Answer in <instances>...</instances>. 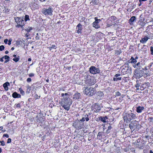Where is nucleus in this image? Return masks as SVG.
Wrapping results in <instances>:
<instances>
[{"label": "nucleus", "instance_id": "nucleus-1", "mask_svg": "<svg viewBox=\"0 0 153 153\" xmlns=\"http://www.w3.org/2000/svg\"><path fill=\"white\" fill-rule=\"evenodd\" d=\"M123 116L124 122L126 123L130 122L131 120L136 118V114L131 113V111L128 112L124 111Z\"/></svg>", "mask_w": 153, "mask_h": 153}, {"label": "nucleus", "instance_id": "nucleus-2", "mask_svg": "<svg viewBox=\"0 0 153 153\" xmlns=\"http://www.w3.org/2000/svg\"><path fill=\"white\" fill-rule=\"evenodd\" d=\"M96 89L95 88L86 87L85 88L84 92L88 96H92L96 93Z\"/></svg>", "mask_w": 153, "mask_h": 153}, {"label": "nucleus", "instance_id": "nucleus-3", "mask_svg": "<svg viewBox=\"0 0 153 153\" xmlns=\"http://www.w3.org/2000/svg\"><path fill=\"white\" fill-rule=\"evenodd\" d=\"M15 21L17 24L16 25L17 27H22L25 25V21L23 18L16 17L15 19Z\"/></svg>", "mask_w": 153, "mask_h": 153}, {"label": "nucleus", "instance_id": "nucleus-4", "mask_svg": "<svg viewBox=\"0 0 153 153\" xmlns=\"http://www.w3.org/2000/svg\"><path fill=\"white\" fill-rule=\"evenodd\" d=\"M95 80L94 77L89 76L86 81V83L88 85H92L95 83Z\"/></svg>", "mask_w": 153, "mask_h": 153}, {"label": "nucleus", "instance_id": "nucleus-5", "mask_svg": "<svg viewBox=\"0 0 153 153\" xmlns=\"http://www.w3.org/2000/svg\"><path fill=\"white\" fill-rule=\"evenodd\" d=\"M121 68L122 73L123 75L130 74L131 72V68L129 67L125 66L122 67Z\"/></svg>", "mask_w": 153, "mask_h": 153}, {"label": "nucleus", "instance_id": "nucleus-6", "mask_svg": "<svg viewBox=\"0 0 153 153\" xmlns=\"http://www.w3.org/2000/svg\"><path fill=\"white\" fill-rule=\"evenodd\" d=\"M53 12L52 9L50 7L48 9H43L42 12L45 16H51L52 15Z\"/></svg>", "mask_w": 153, "mask_h": 153}, {"label": "nucleus", "instance_id": "nucleus-7", "mask_svg": "<svg viewBox=\"0 0 153 153\" xmlns=\"http://www.w3.org/2000/svg\"><path fill=\"white\" fill-rule=\"evenodd\" d=\"M90 73L92 74H96L100 72V71L98 68L94 66H91L89 68Z\"/></svg>", "mask_w": 153, "mask_h": 153}, {"label": "nucleus", "instance_id": "nucleus-8", "mask_svg": "<svg viewBox=\"0 0 153 153\" xmlns=\"http://www.w3.org/2000/svg\"><path fill=\"white\" fill-rule=\"evenodd\" d=\"M134 72L136 73V76L138 78L144 76V75L146 73V72L144 71V69L140 70L134 71Z\"/></svg>", "mask_w": 153, "mask_h": 153}, {"label": "nucleus", "instance_id": "nucleus-9", "mask_svg": "<svg viewBox=\"0 0 153 153\" xmlns=\"http://www.w3.org/2000/svg\"><path fill=\"white\" fill-rule=\"evenodd\" d=\"M133 66L135 68H136L134 71L140 70L144 69V68H143V65L140 62H138L136 64H135L134 65H133Z\"/></svg>", "mask_w": 153, "mask_h": 153}, {"label": "nucleus", "instance_id": "nucleus-10", "mask_svg": "<svg viewBox=\"0 0 153 153\" xmlns=\"http://www.w3.org/2000/svg\"><path fill=\"white\" fill-rule=\"evenodd\" d=\"M92 108L94 112H97L101 110V107L100 105L95 104L93 106Z\"/></svg>", "mask_w": 153, "mask_h": 153}, {"label": "nucleus", "instance_id": "nucleus-11", "mask_svg": "<svg viewBox=\"0 0 153 153\" xmlns=\"http://www.w3.org/2000/svg\"><path fill=\"white\" fill-rule=\"evenodd\" d=\"M69 103L68 98L67 97H63L62 99L59 103L61 105L65 106V105H67V104H68Z\"/></svg>", "mask_w": 153, "mask_h": 153}, {"label": "nucleus", "instance_id": "nucleus-12", "mask_svg": "<svg viewBox=\"0 0 153 153\" xmlns=\"http://www.w3.org/2000/svg\"><path fill=\"white\" fill-rule=\"evenodd\" d=\"M95 21L93 23V27H95L96 28H98L100 27V25L98 23L100 22V19H97L96 17L95 18Z\"/></svg>", "mask_w": 153, "mask_h": 153}, {"label": "nucleus", "instance_id": "nucleus-13", "mask_svg": "<svg viewBox=\"0 0 153 153\" xmlns=\"http://www.w3.org/2000/svg\"><path fill=\"white\" fill-rule=\"evenodd\" d=\"M73 126L76 129H81L83 127V124H81L80 123L78 122H75L73 124Z\"/></svg>", "mask_w": 153, "mask_h": 153}, {"label": "nucleus", "instance_id": "nucleus-14", "mask_svg": "<svg viewBox=\"0 0 153 153\" xmlns=\"http://www.w3.org/2000/svg\"><path fill=\"white\" fill-rule=\"evenodd\" d=\"M136 111L138 113H141L144 109V107L143 106H138L136 105Z\"/></svg>", "mask_w": 153, "mask_h": 153}, {"label": "nucleus", "instance_id": "nucleus-15", "mask_svg": "<svg viewBox=\"0 0 153 153\" xmlns=\"http://www.w3.org/2000/svg\"><path fill=\"white\" fill-rule=\"evenodd\" d=\"M82 25L80 24H79L76 27V32L78 33H81Z\"/></svg>", "mask_w": 153, "mask_h": 153}, {"label": "nucleus", "instance_id": "nucleus-16", "mask_svg": "<svg viewBox=\"0 0 153 153\" xmlns=\"http://www.w3.org/2000/svg\"><path fill=\"white\" fill-rule=\"evenodd\" d=\"M81 94L79 93H75L73 96V99L74 100L78 99L80 98Z\"/></svg>", "mask_w": 153, "mask_h": 153}, {"label": "nucleus", "instance_id": "nucleus-17", "mask_svg": "<svg viewBox=\"0 0 153 153\" xmlns=\"http://www.w3.org/2000/svg\"><path fill=\"white\" fill-rule=\"evenodd\" d=\"M149 38L148 36H145L143 38H142V39L140 40V42L143 43H145L149 39Z\"/></svg>", "mask_w": 153, "mask_h": 153}, {"label": "nucleus", "instance_id": "nucleus-18", "mask_svg": "<svg viewBox=\"0 0 153 153\" xmlns=\"http://www.w3.org/2000/svg\"><path fill=\"white\" fill-rule=\"evenodd\" d=\"M12 97L15 98H21V95L19 94H18L17 92H15L13 94Z\"/></svg>", "mask_w": 153, "mask_h": 153}, {"label": "nucleus", "instance_id": "nucleus-19", "mask_svg": "<svg viewBox=\"0 0 153 153\" xmlns=\"http://www.w3.org/2000/svg\"><path fill=\"white\" fill-rule=\"evenodd\" d=\"M144 146V144L143 143H142V142H137V147L140 149H143V147Z\"/></svg>", "mask_w": 153, "mask_h": 153}, {"label": "nucleus", "instance_id": "nucleus-20", "mask_svg": "<svg viewBox=\"0 0 153 153\" xmlns=\"http://www.w3.org/2000/svg\"><path fill=\"white\" fill-rule=\"evenodd\" d=\"M10 85V83L8 82H6L3 85V86L4 88V90L6 91H7L8 90V86Z\"/></svg>", "mask_w": 153, "mask_h": 153}, {"label": "nucleus", "instance_id": "nucleus-21", "mask_svg": "<svg viewBox=\"0 0 153 153\" xmlns=\"http://www.w3.org/2000/svg\"><path fill=\"white\" fill-rule=\"evenodd\" d=\"M84 118L86 121H88L89 120L90 118H91V116L90 115V114H86L84 116Z\"/></svg>", "mask_w": 153, "mask_h": 153}, {"label": "nucleus", "instance_id": "nucleus-22", "mask_svg": "<svg viewBox=\"0 0 153 153\" xmlns=\"http://www.w3.org/2000/svg\"><path fill=\"white\" fill-rule=\"evenodd\" d=\"M12 41V39H9V40H8L7 39H6L4 40V42L5 44H8L9 45H10L11 44V42Z\"/></svg>", "mask_w": 153, "mask_h": 153}, {"label": "nucleus", "instance_id": "nucleus-23", "mask_svg": "<svg viewBox=\"0 0 153 153\" xmlns=\"http://www.w3.org/2000/svg\"><path fill=\"white\" fill-rule=\"evenodd\" d=\"M99 119L102 121L103 123H105L106 122V120L108 119V117L107 116L103 117H100Z\"/></svg>", "mask_w": 153, "mask_h": 153}, {"label": "nucleus", "instance_id": "nucleus-24", "mask_svg": "<svg viewBox=\"0 0 153 153\" xmlns=\"http://www.w3.org/2000/svg\"><path fill=\"white\" fill-rule=\"evenodd\" d=\"M122 51L120 48H117V50H115V54L116 55L120 54L122 52Z\"/></svg>", "mask_w": 153, "mask_h": 153}, {"label": "nucleus", "instance_id": "nucleus-25", "mask_svg": "<svg viewBox=\"0 0 153 153\" xmlns=\"http://www.w3.org/2000/svg\"><path fill=\"white\" fill-rule=\"evenodd\" d=\"M102 132H99L97 135V139L99 140H101L102 138Z\"/></svg>", "mask_w": 153, "mask_h": 153}, {"label": "nucleus", "instance_id": "nucleus-26", "mask_svg": "<svg viewBox=\"0 0 153 153\" xmlns=\"http://www.w3.org/2000/svg\"><path fill=\"white\" fill-rule=\"evenodd\" d=\"M67 111H68L70 109V105H68V104H67V105H61Z\"/></svg>", "mask_w": 153, "mask_h": 153}, {"label": "nucleus", "instance_id": "nucleus-27", "mask_svg": "<svg viewBox=\"0 0 153 153\" xmlns=\"http://www.w3.org/2000/svg\"><path fill=\"white\" fill-rule=\"evenodd\" d=\"M33 29L31 27H26V28L25 29V30L27 32H29L30 31L32 30Z\"/></svg>", "mask_w": 153, "mask_h": 153}, {"label": "nucleus", "instance_id": "nucleus-28", "mask_svg": "<svg viewBox=\"0 0 153 153\" xmlns=\"http://www.w3.org/2000/svg\"><path fill=\"white\" fill-rule=\"evenodd\" d=\"M131 63H135L137 62V61L133 57H131Z\"/></svg>", "mask_w": 153, "mask_h": 153}, {"label": "nucleus", "instance_id": "nucleus-29", "mask_svg": "<svg viewBox=\"0 0 153 153\" xmlns=\"http://www.w3.org/2000/svg\"><path fill=\"white\" fill-rule=\"evenodd\" d=\"M136 17L135 16L131 17L129 20V22H132L135 20Z\"/></svg>", "mask_w": 153, "mask_h": 153}, {"label": "nucleus", "instance_id": "nucleus-30", "mask_svg": "<svg viewBox=\"0 0 153 153\" xmlns=\"http://www.w3.org/2000/svg\"><path fill=\"white\" fill-rule=\"evenodd\" d=\"M113 79L114 81H117L118 80H121L122 79V78L121 77H114Z\"/></svg>", "mask_w": 153, "mask_h": 153}, {"label": "nucleus", "instance_id": "nucleus-31", "mask_svg": "<svg viewBox=\"0 0 153 153\" xmlns=\"http://www.w3.org/2000/svg\"><path fill=\"white\" fill-rule=\"evenodd\" d=\"M97 94L99 96L102 97L103 95L104 94L102 91H98L97 93Z\"/></svg>", "mask_w": 153, "mask_h": 153}, {"label": "nucleus", "instance_id": "nucleus-32", "mask_svg": "<svg viewBox=\"0 0 153 153\" xmlns=\"http://www.w3.org/2000/svg\"><path fill=\"white\" fill-rule=\"evenodd\" d=\"M146 85H145V84H143L142 85H141L140 86V89L141 90H144L145 88H146Z\"/></svg>", "mask_w": 153, "mask_h": 153}, {"label": "nucleus", "instance_id": "nucleus-33", "mask_svg": "<svg viewBox=\"0 0 153 153\" xmlns=\"http://www.w3.org/2000/svg\"><path fill=\"white\" fill-rule=\"evenodd\" d=\"M19 91H20L21 94L22 95H24L25 94V92L22 90V89L21 88H19Z\"/></svg>", "mask_w": 153, "mask_h": 153}, {"label": "nucleus", "instance_id": "nucleus-34", "mask_svg": "<svg viewBox=\"0 0 153 153\" xmlns=\"http://www.w3.org/2000/svg\"><path fill=\"white\" fill-rule=\"evenodd\" d=\"M73 52H74V51H75L76 52L78 53H80L81 52V51H80V50L79 48H75L74 50H72Z\"/></svg>", "mask_w": 153, "mask_h": 153}, {"label": "nucleus", "instance_id": "nucleus-35", "mask_svg": "<svg viewBox=\"0 0 153 153\" xmlns=\"http://www.w3.org/2000/svg\"><path fill=\"white\" fill-rule=\"evenodd\" d=\"M27 90L26 93L27 94H28L30 93V87L29 86H27L26 87Z\"/></svg>", "mask_w": 153, "mask_h": 153}, {"label": "nucleus", "instance_id": "nucleus-36", "mask_svg": "<svg viewBox=\"0 0 153 153\" xmlns=\"http://www.w3.org/2000/svg\"><path fill=\"white\" fill-rule=\"evenodd\" d=\"M136 84L135 85V87L136 88H138L140 87V83L139 82V81H137L136 82Z\"/></svg>", "mask_w": 153, "mask_h": 153}, {"label": "nucleus", "instance_id": "nucleus-37", "mask_svg": "<svg viewBox=\"0 0 153 153\" xmlns=\"http://www.w3.org/2000/svg\"><path fill=\"white\" fill-rule=\"evenodd\" d=\"M19 56H18L17 57H15L13 59V60L15 62H17L19 61Z\"/></svg>", "mask_w": 153, "mask_h": 153}, {"label": "nucleus", "instance_id": "nucleus-38", "mask_svg": "<svg viewBox=\"0 0 153 153\" xmlns=\"http://www.w3.org/2000/svg\"><path fill=\"white\" fill-rule=\"evenodd\" d=\"M25 21H27V20H29V16L27 15H25Z\"/></svg>", "mask_w": 153, "mask_h": 153}, {"label": "nucleus", "instance_id": "nucleus-39", "mask_svg": "<svg viewBox=\"0 0 153 153\" xmlns=\"http://www.w3.org/2000/svg\"><path fill=\"white\" fill-rule=\"evenodd\" d=\"M121 95V93L119 91H117L115 92V96L118 97Z\"/></svg>", "mask_w": 153, "mask_h": 153}, {"label": "nucleus", "instance_id": "nucleus-40", "mask_svg": "<svg viewBox=\"0 0 153 153\" xmlns=\"http://www.w3.org/2000/svg\"><path fill=\"white\" fill-rule=\"evenodd\" d=\"M116 150L115 151V153H120V148L119 147L117 148Z\"/></svg>", "mask_w": 153, "mask_h": 153}, {"label": "nucleus", "instance_id": "nucleus-41", "mask_svg": "<svg viewBox=\"0 0 153 153\" xmlns=\"http://www.w3.org/2000/svg\"><path fill=\"white\" fill-rule=\"evenodd\" d=\"M15 106L17 108H20L21 107V104L20 103H19L17 104H16L15 105Z\"/></svg>", "mask_w": 153, "mask_h": 153}, {"label": "nucleus", "instance_id": "nucleus-42", "mask_svg": "<svg viewBox=\"0 0 153 153\" xmlns=\"http://www.w3.org/2000/svg\"><path fill=\"white\" fill-rule=\"evenodd\" d=\"M4 58L5 59H10L9 56L7 55H5L4 56Z\"/></svg>", "mask_w": 153, "mask_h": 153}, {"label": "nucleus", "instance_id": "nucleus-43", "mask_svg": "<svg viewBox=\"0 0 153 153\" xmlns=\"http://www.w3.org/2000/svg\"><path fill=\"white\" fill-rule=\"evenodd\" d=\"M148 37L149 38V39H153V34H150V36H149Z\"/></svg>", "mask_w": 153, "mask_h": 153}, {"label": "nucleus", "instance_id": "nucleus-44", "mask_svg": "<svg viewBox=\"0 0 153 153\" xmlns=\"http://www.w3.org/2000/svg\"><path fill=\"white\" fill-rule=\"evenodd\" d=\"M34 74L33 73H30L28 75V76L30 77H33L34 76Z\"/></svg>", "mask_w": 153, "mask_h": 153}, {"label": "nucleus", "instance_id": "nucleus-45", "mask_svg": "<svg viewBox=\"0 0 153 153\" xmlns=\"http://www.w3.org/2000/svg\"><path fill=\"white\" fill-rule=\"evenodd\" d=\"M149 120L150 122H152L153 120V117H151L149 118Z\"/></svg>", "mask_w": 153, "mask_h": 153}, {"label": "nucleus", "instance_id": "nucleus-46", "mask_svg": "<svg viewBox=\"0 0 153 153\" xmlns=\"http://www.w3.org/2000/svg\"><path fill=\"white\" fill-rule=\"evenodd\" d=\"M0 143H1V145H2V146H4L5 145L4 142L3 140L2 141H1Z\"/></svg>", "mask_w": 153, "mask_h": 153}, {"label": "nucleus", "instance_id": "nucleus-47", "mask_svg": "<svg viewBox=\"0 0 153 153\" xmlns=\"http://www.w3.org/2000/svg\"><path fill=\"white\" fill-rule=\"evenodd\" d=\"M31 79L30 78H28L27 79V81L28 82H31Z\"/></svg>", "mask_w": 153, "mask_h": 153}, {"label": "nucleus", "instance_id": "nucleus-48", "mask_svg": "<svg viewBox=\"0 0 153 153\" xmlns=\"http://www.w3.org/2000/svg\"><path fill=\"white\" fill-rule=\"evenodd\" d=\"M36 39H39V34L38 33H37L36 34Z\"/></svg>", "mask_w": 153, "mask_h": 153}, {"label": "nucleus", "instance_id": "nucleus-49", "mask_svg": "<svg viewBox=\"0 0 153 153\" xmlns=\"http://www.w3.org/2000/svg\"><path fill=\"white\" fill-rule=\"evenodd\" d=\"M123 97H121L119 98V101L120 102H121L123 100Z\"/></svg>", "mask_w": 153, "mask_h": 153}, {"label": "nucleus", "instance_id": "nucleus-50", "mask_svg": "<svg viewBox=\"0 0 153 153\" xmlns=\"http://www.w3.org/2000/svg\"><path fill=\"white\" fill-rule=\"evenodd\" d=\"M120 75L121 74H117L115 75L114 76V77H117L118 76H120Z\"/></svg>", "mask_w": 153, "mask_h": 153}, {"label": "nucleus", "instance_id": "nucleus-51", "mask_svg": "<svg viewBox=\"0 0 153 153\" xmlns=\"http://www.w3.org/2000/svg\"><path fill=\"white\" fill-rule=\"evenodd\" d=\"M11 140L10 138H8L7 140V143H10L11 142Z\"/></svg>", "mask_w": 153, "mask_h": 153}, {"label": "nucleus", "instance_id": "nucleus-52", "mask_svg": "<svg viewBox=\"0 0 153 153\" xmlns=\"http://www.w3.org/2000/svg\"><path fill=\"white\" fill-rule=\"evenodd\" d=\"M85 120V118H84V117H83L80 120V121L81 122H84Z\"/></svg>", "mask_w": 153, "mask_h": 153}, {"label": "nucleus", "instance_id": "nucleus-53", "mask_svg": "<svg viewBox=\"0 0 153 153\" xmlns=\"http://www.w3.org/2000/svg\"><path fill=\"white\" fill-rule=\"evenodd\" d=\"M3 137H5L7 138H8L9 137V135L7 134H4L3 135Z\"/></svg>", "mask_w": 153, "mask_h": 153}, {"label": "nucleus", "instance_id": "nucleus-54", "mask_svg": "<svg viewBox=\"0 0 153 153\" xmlns=\"http://www.w3.org/2000/svg\"><path fill=\"white\" fill-rule=\"evenodd\" d=\"M151 54L153 55V48H151Z\"/></svg>", "mask_w": 153, "mask_h": 153}, {"label": "nucleus", "instance_id": "nucleus-55", "mask_svg": "<svg viewBox=\"0 0 153 153\" xmlns=\"http://www.w3.org/2000/svg\"><path fill=\"white\" fill-rule=\"evenodd\" d=\"M4 58V56H3L2 57L0 58V61L1 62H3L4 61L3 59Z\"/></svg>", "mask_w": 153, "mask_h": 153}, {"label": "nucleus", "instance_id": "nucleus-56", "mask_svg": "<svg viewBox=\"0 0 153 153\" xmlns=\"http://www.w3.org/2000/svg\"><path fill=\"white\" fill-rule=\"evenodd\" d=\"M112 127L111 126H109L108 127V129L107 130V131L108 132V130H110L111 128Z\"/></svg>", "mask_w": 153, "mask_h": 153}, {"label": "nucleus", "instance_id": "nucleus-57", "mask_svg": "<svg viewBox=\"0 0 153 153\" xmlns=\"http://www.w3.org/2000/svg\"><path fill=\"white\" fill-rule=\"evenodd\" d=\"M140 25H141V26H143L145 25V24H144V23H143V22H140Z\"/></svg>", "mask_w": 153, "mask_h": 153}, {"label": "nucleus", "instance_id": "nucleus-58", "mask_svg": "<svg viewBox=\"0 0 153 153\" xmlns=\"http://www.w3.org/2000/svg\"><path fill=\"white\" fill-rule=\"evenodd\" d=\"M144 84L146 86L149 85V82H145Z\"/></svg>", "mask_w": 153, "mask_h": 153}, {"label": "nucleus", "instance_id": "nucleus-59", "mask_svg": "<svg viewBox=\"0 0 153 153\" xmlns=\"http://www.w3.org/2000/svg\"><path fill=\"white\" fill-rule=\"evenodd\" d=\"M35 96L36 97V99H38L40 97H39L37 94L35 95Z\"/></svg>", "mask_w": 153, "mask_h": 153}, {"label": "nucleus", "instance_id": "nucleus-60", "mask_svg": "<svg viewBox=\"0 0 153 153\" xmlns=\"http://www.w3.org/2000/svg\"><path fill=\"white\" fill-rule=\"evenodd\" d=\"M6 97V95H3L2 97V98L3 99H5Z\"/></svg>", "mask_w": 153, "mask_h": 153}, {"label": "nucleus", "instance_id": "nucleus-61", "mask_svg": "<svg viewBox=\"0 0 153 153\" xmlns=\"http://www.w3.org/2000/svg\"><path fill=\"white\" fill-rule=\"evenodd\" d=\"M6 60L4 62V63H7V62H8L10 60L9 59H6Z\"/></svg>", "mask_w": 153, "mask_h": 153}, {"label": "nucleus", "instance_id": "nucleus-62", "mask_svg": "<svg viewBox=\"0 0 153 153\" xmlns=\"http://www.w3.org/2000/svg\"><path fill=\"white\" fill-rule=\"evenodd\" d=\"M143 68H144V71H145L146 70L148 69L147 68V67L146 66L145 67H143Z\"/></svg>", "mask_w": 153, "mask_h": 153}, {"label": "nucleus", "instance_id": "nucleus-63", "mask_svg": "<svg viewBox=\"0 0 153 153\" xmlns=\"http://www.w3.org/2000/svg\"><path fill=\"white\" fill-rule=\"evenodd\" d=\"M150 131L151 132L153 133V128H152L150 130Z\"/></svg>", "mask_w": 153, "mask_h": 153}, {"label": "nucleus", "instance_id": "nucleus-64", "mask_svg": "<svg viewBox=\"0 0 153 153\" xmlns=\"http://www.w3.org/2000/svg\"><path fill=\"white\" fill-rule=\"evenodd\" d=\"M3 128V127L2 126L0 127V130H2Z\"/></svg>", "mask_w": 153, "mask_h": 153}]
</instances>
